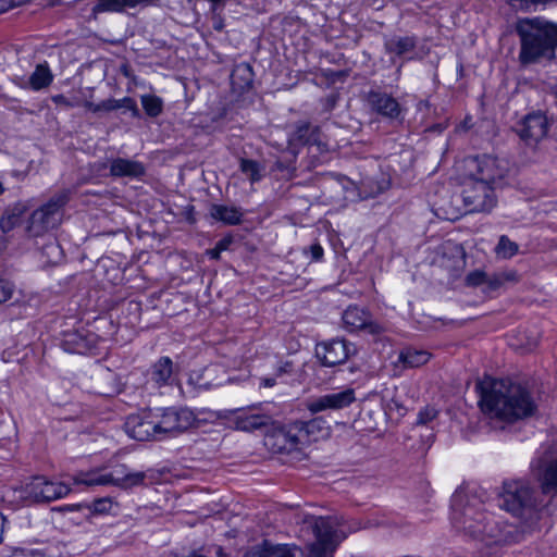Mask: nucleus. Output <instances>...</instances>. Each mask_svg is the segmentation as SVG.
<instances>
[{
  "label": "nucleus",
  "mask_w": 557,
  "mask_h": 557,
  "mask_svg": "<svg viewBox=\"0 0 557 557\" xmlns=\"http://www.w3.org/2000/svg\"><path fill=\"white\" fill-rule=\"evenodd\" d=\"M355 399V391L352 388H346L311 399L308 401L307 408L311 413H318L324 410H339L351 405Z\"/></svg>",
  "instance_id": "f3484780"
},
{
  "label": "nucleus",
  "mask_w": 557,
  "mask_h": 557,
  "mask_svg": "<svg viewBox=\"0 0 557 557\" xmlns=\"http://www.w3.org/2000/svg\"><path fill=\"white\" fill-rule=\"evenodd\" d=\"M324 421L321 419H312L310 421H297L293 423L287 431H282L277 434L288 443V448L298 445H304L311 441H317L320 436L326 435Z\"/></svg>",
  "instance_id": "9b49d317"
},
{
  "label": "nucleus",
  "mask_w": 557,
  "mask_h": 557,
  "mask_svg": "<svg viewBox=\"0 0 557 557\" xmlns=\"http://www.w3.org/2000/svg\"><path fill=\"white\" fill-rule=\"evenodd\" d=\"M4 193V187L3 185L0 183V195H2Z\"/></svg>",
  "instance_id": "6e6d98bb"
},
{
  "label": "nucleus",
  "mask_w": 557,
  "mask_h": 557,
  "mask_svg": "<svg viewBox=\"0 0 557 557\" xmlns=\"http://www.w3.org/2000/svg\"><path fill=\"white\" fill-rule=\"evenodd\" d=\"M148 3H150V0H97L91 12L95 15L101 13H120L125 9H134Z\"/></svg>",
  "instance_id": "b1692460"
},
{
  "label": "nucleus",
  "mask_w": 557,
  "mask_h": 557,
  "mask_svg": "<svg viewBox=\"0 0 557 557\" xmlns=\"http://www.w3.org/2000/svg\"><path fill=\"white\" fill-rule=\"evenodd\" d=\"M17 222V216L14 214L2 216L0 220V227L2 232L7 233L10 232L15 223Z\"/></svg>",
  "instance_id": "37998d69"
},
{
  "label": "nucleus",
  "mask_w": 557,
  "mask_h": 557,
  "mask_svg": "<svg viewBox=\"0 0 557 557\" xmlns=\"http://www.w3.org/2000/svg\"><path fill=\"white\" fill-rule=\"evenodd\" d=\"M114 506L115 504L112 498L103 497L95 499L91 504H87L86 509L94 515H104L110 513Z\"/></svg>",
  "instance_id": "72a5a7b5"
},
{
  "label": "nucleus",
  "mask_w": 557,
  "mask_h": 557,
  "mask_svg": "<svg viewBox=\"0 0 557 557\" xmlns=\"http://www.w3.org/2000/svg\"><path fill=\"white\" fill-rule=\"evenodd\" d=\"M437 416V410L433 407H425L418 414V423L426 424L430 421L434 420Z\"/></svg>",
  "instance_id": "a19ab883"
},
{
  "label": "nucleus",
  "mask_w": 557,
  "mask_h": 557,
  "mask_svg": "<svg viewBox=\"0 0 557 557\" xmlns=\"http://www.w3.org/2000/svg\"><path fill=\"white\" fill-rule=\"evenodd\" d=\"M367 102L373 111L385 117L395 119L400 113L397 100L385 92L370 91L367 95Z\"/></svg>",
  "instance_id": "aec40b11"
},
{
  "label": "nucleus",
  "mask_w": 557,
  "mask_h": 557,
  "mask_svg": "<svg viewBox=\"0 0 557 557\" xmlns=\"http://www.w3.org/2000/svg\"><path fill=\"white\" fill-rule=\"evenodd\" d=\"M548 132L547 117L542 112L528 114L519 128V135L527 145H534L543 139Z\"/></svg>",
  "instance_id": "a211bd4d"
},
{
  "label": "nucleus",
  "mask_w": 557,
  "mask_h": 557,
  "mask_svg": "<svg viewBox=\"0 0 557 557\" xmlns=\"http://www.w3.org/2000/svg\"><path fill=\"white\" fill-rule=\"evenodd\" d=\"M25 2V0H11V3L8 7H1L0 12L7 11L9 8L21 5Z\"/></svg>",
  "instance_id": "8fccbe9b"
},
{
  "label": "nucleus",
  "mask_w": 557,
  "mask_h": 557,
  "mask_svg": "<svg viewBox=\"0 0 557 557\" xmlns=\"http://www.w3.org/2000/svg\"><path fill=\"white\" fill-rule=\"evenodd\" d=\"M231 244L232 238H223L216 243L215 247L222 252L224 250H227Z\"/></svg>",
  "instance_id": "de8ad7c7"
},
{
  "label": "nucleus",
  "mask_w": 557,
  "mask_h": 557,
  "mask_svg": "<svg viewBox=\"0 0 557 557\" xmlns=\"http://www.w3.org/2000/svg\"><path fill=\"white\" fill-rule=\"evenodd\" d=\"M140 101L146 114L151 117L159 116L163 111V101L158 96L143 95Z\"/></svg>",
  "instance_id": "7c9ffc66"
},
{
  "label": "nucleus",
  "mask_w": 557,
  "mask_h": 557,
  "mask_svg": "<svg viewBox=\"0 0 557 557\" xmlns=\"http://www.w3.org/2000/svg\"><path fill=\"white\" fill-rule=\"evenodd\" d=\"M488 278H490V275H487L484 271L474 270L467 274L465 281H466L467 286L478 287L481 285H485L486 290H488Z\"/></svg>",
  "instance_id": "f704fd0d"
},
{
  "label": "nucleus",
  "mask_w": 557,
  "mask_h": 557,
  "mask_svg": "<svg viewBox=\"0 0 557 557\" xmlns=\"http://www.w3.org/2000/svg\"><path fill=\"white\" fill-rule=\"evenodd\" d=\"M113 111L117 109H126L132 112L134 117L139 116V111L134 99L124 97L122 99H111Z\"/></svg>",
  "instance_id": "4c0bfd02"
},
{
  "label": "nucleus",
  "mask_w": 557,
  "mask_h": 557,
  "mask_svg": "<svg viewBox=\"0 0 557 557\" xmlns=\"http://www.w3.org/2000/svg\"><path fill=\"white\" fill-rule=\"evenodd\" d=\"M416 38L410 36H394L385 41V49L389 54L407 57L416 48Z\"/></svg>",
  "instance_id": "393cba45"
},
{
  "label": "nucleus",
  "mask_w": 557,
  "mask_h": 557,
  "mask_svg": "<svg viewBox=\"0 0 557 557\" xmlns=\"http://www.w3.org/2000/svg\"><path fill=\"white\" fill-rule=\"evenodd\" d=\"M288 368H290V363L286 362L285 366L280 369V373L288 372Z\"/></svg>",
  "instance_id": "5fc2aeb1"
},
{
  "label": "nucleus",
  "mask_w": 557,
  "mask_h": 557,
  "mask_svg": "<svg viewBox=\"0 0 557 557\" xmlns=\"http://www.w3.org/2000/svg\"><path fill=\"white\" fill-rule=\"evenodd\" d=\"M451 523L465 536L487 545L516 541L517 530L513 525L487 512L476 496L461 492L455 493L451 498Z\"/></svg>",
  "instance_id": "f257e3e1"
},
{
  "label": "nucleus",
  "mask_w": 557,
  "mask_h": 557,
  "mask_svg": "<svg viewBox=\"0 0 557 557\" xmlns=\"http://www.w3.org/2000/svg\"><path fill=\"white\" fill-rule=\"evenodd\" d=\"M216 557H228L222 549V547H218Z\"/></svg>",
  "instance_id": "864d4df0"
},
{
  "label": "nucleus",
  "mask_w": 557,
  "mask_h": 557,
  "mask_svg": "<svg viewBox=\"0 0 557 557\" xmlns=\"http://www.w3.org/2000/svg\"><path fill=\"white\" fill-rule=\"evenodd\" d=\"M517 33L521 41V63L530 64L555 57L557 24L540 17L524 18L518 22Z\"/></svg>",
  "instance_id": "7ed1b4c3"
},
{
  "label": "nucleus",
  "mask_w": 557,
  "mask_h": 557,
  "mask_svg": "<svg viewBox=\"0 0 557 557\" xmlns=\"http://www.w3.org/2000/svg\"><path fill=\"white\" fill-rule=\"evenodd\" d=\"M345 329L349 332L366 331L371 335H380L385 327L374 321L371 314L357 306L348 307L342 317Z\"/></svg>",
  "instance_id": "2eb2a0df"
},
{
  "label": "nucleus",
  "mask_w": 557,
  "mask_h": 557,
  "mask_svg": "<svg viewBox=\"0 0 557 557\" xmlns=\"http://www.w3.org/2000/svg\"><path fill=\"white\" fill-rule=\"evenodd\" d=\"M15 292V286L12 282L0 278V304H4L10 300Z\"/></svg>",
  "instance_id": "58836bf2"
},
{
  "label": "nucleus",
  "mask_w": 557,
  "mask_h": 557,
  "mask_svg": "<svg viewBox=\"0 0 557 557\" xmlns=\"http://www.w3.org/2000/svg\"><path fill=\"white\" fill-rule=\"evenodd\" d=\"M519 282V274L515 270H504L490 275L488 290H497Z\"/></svg>",
  "instance_id": "c756f323"
},
{
  "label": "nucleus",
  "mask_w": 557,
  "mask_h": 557,
  "mask_svg": "<svg viewBox=\"0 0 557 557\" xmlns=\"http://www.w3.org/2000/svg\"><path fill=\"white\" fill-rule=\"evenodd\" d=\"M10 557H45L37 549L15 548Z\"/></svg>",
  "instance_id": "79ce46f5"
},
{
  "label": "nucleus",
  "mask_w": 557,
  "mask_h": 557,
  "mask_svg": "<svg viewBox=\"0 0 557 557\" xmlns=\"http://www.w3.org/2000/svg\"><path fill=\"white\" fill-rule=\"evenodd\" d=\"M66 201L65 194L55 195L47 203L35 210L28 221V234L37 237L57 227L61 222V209Z\"/></svg>",
  "instance_id": "6e6552de"
},
{
  "label": "nucleus",
  "mask_w": 557,
  "mask_h": 557,
  "mask_svg": "<svg viewBox=\"0 0 557 557\" xmlns=\"http://www.w3.org/2000/svg\"><path fill=\"white\" fill-rule=\"evenodd\" d=\"M237 77L244 79V84L240 87H249L252 81L251 69L248 64H239L237 65L232 73V82L235 85Z\"/></svg>",
  "instance_id": "e433bc0d"
},
{
  "label": "nucleus",
  "mask_w": 557,
  "mask_h": 557,
  "mask_svg": "<svg viewBox=\"0 0 557 557\" xmlns=\"http://www.w3.org/2000/svg\"><path fill=\"white\" fill-rule=\"evenodd\" d=\"M288 145L294 157L297 153V147L305 145L320 146V129L315 126H311L309 123L300 122L296 125L295 131L290 134L288 138Z\"/></svg>",
  "instance_id": "6ab92c4d"
},
{
  "label": "nucleus",
  "mask_w": 557,
  "mask_h": 557,
  "mask_svg": "<svg viewBox=\"0 0 557 557\" xmlns=\"http://www.w3.org/2000/svg\"><path fill=\"white\" fill-rule=\"evenodd\" d=\"M75 351H76V352H78V354H82V352H83V350H82V348H81V347L75 348Z\"/></svg>",
  "instance_id": "4d7b16f0"
},
{
  "label": "nucleus",
  "mask_w": 557,
  "mask_h": 557,
  "mask_svg": "<svg viewBox=\"0 0 557 557\" xmlns=\"http://www.w3.org/2000/svg\"><path fill=\"white\" fill-rule=\"evenodd\" d=\"M539 481L544 494H557V459L543 467Z\"/></svg>",
  "instance_id": "bb28decb"
},
{
  "label": "nucleus",
  "mask_w": 557,
  "mask_h": 557,
  "mask_svg": "<svg viewBox=\"0 0 557 557\" xmlns=\"http://www.w3.org/2000/svg\"><path fill=\"white\" fill-rule=\"evenodd\" d=\"M533 491L523 480L504 482L499 507L513 516L522 517L534 507Z\"/></svg>",
  "instance_id": "423d86ee"
},
{
  "label": "nucleus",
  "mask_w": 557,
  "mask_h": 557,
  "mask_svg": "<svg viewBox=\"0 0 557 557\" xmlns=\"http://www.w3.org/2000/svg\"><path fill=\"white\" fill-rule=\"evenodd\" d=\"M519 250L518 244L510 240L508 236L502 235L498 239V244L495 247V253L502 259H510L517 255Z\"/></svg>",
  "instance_id": "2f4dec72"
},
{
  "label": "nucleus",
  "mask_w": 557,
  "mask_h": 557,
  "mask_svg": "<svg viewBox=\"0 0 557 557\" xmlns=\"http://www.w3.org/2000/svg\"><path fill=\"white\" fill-rule=\"evenodd\" d=\"M225 417L233 429L243 432H253L271 423V417L256 407L235 409Z\"/></svg>",
  "instance_id": "f8f14e48"
},
{
  "label": "nucleus",
  "mask_w": 557,
  "mask_h": 557,
  "mask_svg": "<svg viewBox=\"0 0 557 557\" xmlns=\"http://www.w3.org/2000/svg\"><path fill=\"white\" fill-rule=\"evenodd\" d=\"M53 81V75L48 64L40 63L29 77V85L33 90H40L48 87Z\"/></svg>",
  "instance_id": "cd10ccee"
},
{
  "label": "nucleus",
  "mask_w": 557,
  "mask_h": 557,
  "mask_svg": "<svg viewBox=\"0 0 557 557\" xmlns=\"http://www.w3.org/2000/svg\"><path fill=\"white\" fill-rule=\"evenodd\" d=\"M52 101L55 104L65 106V107H73L74 104L63 95H55L52 97Z\"/></svg>",
  "instance_id": "49530a36"
},
{
  "label": "nucleus",
  "mask_w": 557,
  "mask_h": 557,
  "mask_svg": "<svg viewBox=\"0 0 557 557\" xmlns=\"http://www.w3.org/2000/svg\"><path fill=\"white\" fill-rule=\"evenodd\" d=\"M296 547L289 545H275L249 552L246 557H296Z\"/></svg>",
  "instance_id": "c85d7f7f"
},
{
  "label": "nucleus",
  "mask_w": 557,
  "mask_h": 557,
  "mask_svg": "<svg viewBox=\"0 0 557 557\" xmlns=\"http://www.w3.org/2000/svg\"><path fill=\"white\" fill-rule=\"evenodd\" d=\"M481 387V410L491 418L515 421L531 416L535 404L520 385L505 380H485Z\"/></svg>",
  "instance_id": "f03ea898"
},
{
  "label": "nucleus",
  "mask_w": 557,
  "mask_h": 557,
  "mask_svg": "<svg viewBox=\"0 0 557 557\" xmlns=\"http://www.w3.org/2000/svg\"><path fill=\"white\" fill-rule=\"evenodd\" d=\"M474 171L469 176L484 183H488L494 188L504 184L508 174V162L493 156H481L472 160Z\"/></svg>",
  "instance_id": "9d476101"
},
{
  "label": "nucleus",
  "mask_w": 557,
  "mask_h": 557,
  "mask_svg": "<svg viewBox=\"0 0 557 557\" xmlns=\"http://www.w3.org/2000/svg\"><path fill=\"white\" fill-rule=\"evenodd\" d=\"M240 170L244 174H246L251 183H256L261 180V166L257 161L249 159L240 160Z\"/></svg>",
  "instance_id": "473e14b6"
},
{
  "label": "nucleus",
  "mask_w": 557,
  "mask_h": 557,
  "mask_svg": "<svg viewBox=\"0 0 557 557\" xmlns=\"http://www.w3.org/2000/svg\"><path fill=\"white\" fill-rule=\"evenodd\" d=\"M125 430L132 438L137 441L158 438L153 409L131 414L125 422Z\"/></svg>",
  "instance_id": "4468645a"
},
{
  "label": "nucleus",
  "mask_w": 557,
  "mask_h": 557,
  "mask_svg": "<svg viewBox=\"0 0 557 557\" xmlns=\"http://www.w3.org/2000/svg\"><path fill=\"white\" fill-rule=\"evenodd\" d=\"M495 189L488 183L468 175L462 183V202L469 212H491L497 203Z\"/></svg>",
  "instance_id": "0eeeda50"
},
{
  "label": "nucleus",
  "mask_w": 557,
  "mask_h": 557,
  "mask_svg": "<svg viewBox=\"0 0 557 557\" xmlns=\"http://www.w3.org/2000/svg\"><path fill=\"white\" fill-rule=\"evenodd\" d=\"M146 479V472L134 471L125 465H119L109 472H81L73 476L74 484L114 485L121 488H132L141 485Z\"/></svg>",
  "instance_id": "20e7f679"
},
{
  "label": "nucleus",
  "mask_w": 557,
  "mask_h": 557,
  "mask_svg": "<svg viewBox=\"0 0 557 557\" xmlns=\"http://www.w3.org/2000/svg\"><path fill=\"white\" fill-rule=\"evenodd\" d=\"M207 255L214 260H218L220 258L221 251L214 247L212 249L207 250Z\"/></svg>",
  "instance_id": "09e8293b"
},
{
  "label": "nucleus",
  "mask_w": 557,
  "mask_h": 557,
  "mask_svg": "<svg viewBox=\"0 0 557 557\" xmlns=\"http://www.w3.org/2000/svg\"><path fill=\"white\" fill-rule=\"evenodd\" d=\"M42 253L47 257V261L50 263H58L62 259V249L54 239H51L45 245Z\"/></svg>",
  "instance_id": "c9c22d12"
},
{
  "label": "nucleus",
  "mask_w": 557,
  "mask_h": 557,
  "mask_svg": "<svg viewBox=\"0 0 557 557\" xmlns=\"http://www.w3.org/2000/svg\"><path fill=\"white\" fill-rule=\"evenodd\" d=\"M27 495L34 502H53L65 497L71 487L60 481L48 480L45 476H36L26 487Z\"/></svg>",
  "instance_id": "ddd939ff"
},
{
  "label": "nucleus",
  "mask_w": 557,
  "mask_h": 557,
  "mask_svg": "<svg viewBox=\"0 0 557 557\" xmlns=\"http://www.w3.org/2000/svg\"><path fill=\"white\" fill-rule=\"evenodd\" d=\"M153 414L158 438L186 431L195 422V417L188 409L156 408Z\"/></svg>",
  "instance_id": "1a4fd4ad"
},
{
  "label": "nucleus",
  "mask_w": 557,
  "mask_h": 557,
  "mask_svg": "<svg viewBox=\"0 0 557 557\" xmlns=\"http://www.w3.org/2000/svg\"><path fill=\"white\" fill-rule=\"evenodd\" d=\"M87 504H75V505H71V506H66V509L67 510H82L84 508H86Z\"/></svg>",
  "instance_id": "603ef678"
},
{
  "label": "nucleus",
  "mask_w": 557,
  "mask_h": 557,
  "mask_svg": "<svg viewBox=\"0 0 557 557\" xmlns=\"http://www.w3.org/2000/svg\"><path fill=\"white\" fill-rule=\"evenodd\" d=\"M211 216L228 225L238 224L242 221L243 212L234 206L213 205L210 209Z\"/></svg>",
  "instance_id": "a878e982"
},
{
  "label": "nucleus",
  "mask_w": 557,
  "mask_h": 557,
  "mask_svg": "<svg viewBox=\"0 0 557 557\" xmlns=\"http://www.w3.org/2000/svg\"><path fill=\"white\" fill-rule=\"evenodd\" d=\"M431 358V354L426 350H417L413 348H406L401 350L397 360L393 362L394 375H399L400 372L409 368H418L425 364Z\"/></svg>",
  "instance_id": "4be33fe9"
},
{
  "label": "nucleus",
  "mask_w": 557,
  "mask_h": 557,
  "mask_svg": "<svg viewBox=\"0 0 557 557\" xmlns=\"http://www.w3.org/2000/svg\"><path fill=\"white\" fill-rule=\"evenodd\" d=\"M174 381V364L171 358L161 357L150 368L148 372V384L153 387L171 385Z\"/></svg>",
  "instance_id": "412c9836"
},
{
  "label": "nucleus",
  "mask_w": 557,
  "mask_h": 557,
  "mask_svg": "<svg viewBox=\"0 0 557 557\" xmlns=\"http://www.w3.org/2000/svg\"><path fill=\"white\" fill-rule=\"evenodd\" d=\"M85 108L88 111H91L94 113L113 111V107L111 104V99L103 100L99 103H92V102L87 101V102H85Z\"/></svg>",
  "instance_id": "ea45409f"
},
{
  "label": "nucleus",
  "mask_w": 557,
  "mask_h": 557,
  "mask_svg": "<svg viewBox=\"0 0 557 557\" xmlns=\"http://www.w3.org/2000/svg\"><path fill=\"white\" fill-rule=\"evenodd\" d=\"M261 386L263 387H272L275 385V379H271V377H264L261 380Z\"/></svg>",
  "instance_id": "3c124183"
},
{
  "label": "nucleus",
  "mask_w": 557,
  "mask_h": 557,
  "mask_svg": "<svg viewBox=\"0 0 557 557\" xmlns=\"http://www.w3.org/2000/svg\"><path fill=\"white\" fill-rule=\"evenodd\" d=\"M354 352L355 346L345 339H332L317 346V357L326 367L345 362Z\"/></svg>",
  "instance_id": "dca6fc26"
},
{
  "label": "nucleus",
  "mask_w": 557,
  "mask_h": 557,
  "mask_svg": "<svg viewBox=\"0 0 557 557\" xmlns=\"http://www.w3.org/2000/svg\"><path fill=\"white\" fill-rule=\"evenodd\" d=\"M145 173L143 163L125 158H114L110 161V174L114 177L136 178Z\"/></svg>",
  "instance_id": "5701e85b"
},
{
  "label": "nucleus",
  "mask_w": 557,
  "mask_h": 557,
  "mask_svg": "<svg viewBox=\"0 0 557 557\" xmlns=\"http://www.w3.org/2000/svg\"><path fill=\"white\" fill-rule=\"evenodd\" d=\"M310 252H311L312 260H314V261H319L323 257V248L321 247L320 244H312L310 246Z\"/></svg>",
  "instance_id": "c03bdc74"
},
{
  "label": "nucleus",
  "mask_w": 557,
  "mask_h": 557,
  "mask_svg": "<svg viewBox=\"0 0 557 557\" xmlns=\"http://www.w3.org/2000/svg\"><path fill=\"white\" fill-rule=\"evenodd\" d=\"M212 27L216 32H221L224 28V21L219 14L215 13V11H213Z\"/></svg>",
  "instance_id": "a18cd8bd"
},
{
  "label": "nucleus",
  "mask_w": 557,
  "mask_h": 557,
  "mask_svg": "<svg viewBox=\"0 0 557 557\" xmlns=\"http://www.w3.org/2000/svg\"><path fill=\"white\" fill-rule=\"evenodd\" d=\"M315 540L310 550L317 557H329L336 546L346 537L339 521L332 517H317L310 522Z\"/></svg>",
  "instance_id": "39448f33"
}]
</instances>
